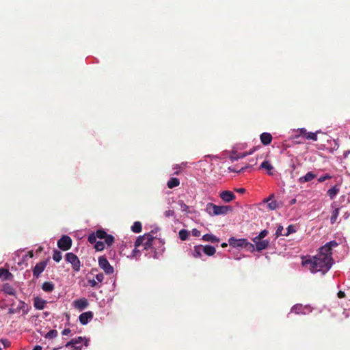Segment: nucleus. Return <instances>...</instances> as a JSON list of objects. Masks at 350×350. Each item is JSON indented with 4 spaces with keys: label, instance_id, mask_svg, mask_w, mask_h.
I'll return each mask as SVG.
<instances>
[{
    "label": "nucleus",
    "instance_id": "1",
    "mask_svg": "<svg viewBox=\"0 0 350 350\" xmlns=\"http://www.w3.org/2000/svg\"><path fill=\"white\" fill-rule=\"evenodd\" d=\"M338 243L332 241L319 248V253L305 260L303 264L308 266L309 269L312 273L321 271L323 273H326L332 267L334 260L332 258V247H336Z\"/></svg>",
    "mask_w": 350,
    "mask_h": 350
},
{
    "label": "nucleus",
    "instance_id": "2",
    "mask_svg": "<svg viewBox=\"0 0 350 350\" xmlns=\"http://www.w3.org/2000/svg\"><path fill=\"white\" fill-rule=\"evenodd\" d=\"M154 237L150 233L145 234L143 236H139L135 242V249L133 250V255L136 256L138 254H135L139 250H137V247H143L144 250H147L152 247Z\"/></svg>",
    "mask_w": 350,
    "mask_h": 350
},
{
    "label": "nucleus",
    "instance_id": "3",
    "mask_svg": "<svg viewBox=\"0 0 350 350\" xmlns=\"http://www.w3.org/2000/svg\"><path fill=\"white\" fill-rule=\"evenodd\" d=\"M232 210L230 206H217L211 202L208 203L206 206V213L211 216L226 215Z\"/></svg>",
    "mask_w": 350,
    "mask_h": 350
},
{
    "label": "nucleus",
    "instance_id": "4",
    "mask_svg": "<svg viewBox=\"0 0 350 350\" xmlns=\"http://www.w3.org/2000/svg\"><path fill=\"white\" fill-rule=\"evenodd\" d=\"M228 243L233 247L245 248L249 252H254L255 250L254 245L250 243L246 239H236L230 237L228 239Z\"/></svg>",
    "mask_w": 350,
    "mask_h": 350
},
{
    "label": "nucleus",
    "instance_id": "5",
    "mask_svg": "<svg viewBox=\"0 0 350 350\" xmlns=\"http://www.w3.org/2000/svg\"><path fill=\"white\" fill-rule=\"evenodd\" d=\"M82 342H84V345L88 346V340L85 338L79 336L78 338H73L70 341L68 342L66 347H71L72 350H81L82 347Z\"/></svg>",
    "mask_w": 350,
    "mask_h": 350
},
{
    "label": "nucleus",
    "instance_id": "6",
    "mask_svg": "<svg viewBox=\"0 0 350 350\" xmlns=\"http://www.w3.org/2000/svg\"><path fill=\"white\" fill-rule=\"evenodd\" d=\"M65 258L67 262L72 265V267L75 271H79L80 270L81 262L77 255L72 252L67 253Z\"/></svg>",
    "mask_w": 350,
    "mask_h": 350
},
{
    "label": "nucleus",
    "instance_id": "7",
    "mask_svg": "<svg viewBox=\"0 0 350 350\" xmlns=\"http://www.w3.org/2000/svg\"><path fill=\"white\" fill-rule=\"evenodd\" d=\"M98 265L106 274L109 275L113 273V267L109 264L105 256H103L98 258Z\"/></svg>",
    "mask_w": 350,
    "mask_h": 350
},
{
    "label": "nucleus",
    "instance_id": "8",
    "mask_svg": "<svg viewBox=\"0 0 350 350\" xmlns=\"http://www.w3.org/2000/svg\"><path fill=\"white\" fill-rule=\"evenodd\" d=\"M57 246L64 251L68 250L72 246V239L67 235H63L57 241Z\"/></svg>",
    "mask_w": 350,
    "mask_h": 350
},
{
    "label": "nucleus",
    "instance_id": "9",
    "mask_svg": "<svg viewBox=\"0 0 350 350\" xmlns=\"http://www.w3.org/2000/svg\"><path fill=\"white\" fill-rule=\"evenodd\" d=\"M107 235V232L104 229H98L95 232H92L88 236V241L91 244L96 243L97 238L103 239Z\"/></svg>",
    "mask_w": 350,
    "mask_h": 350
},
{
    "label": "nucleus",
    "instance_id": "10",
    "mask_svg": "<svg viewBox=\"0 0 350 350\" xmlns=\"http://www.w3.org/2000/svg\"><path fill=\"white\" fill-rule=\"evenodd\" d=\"M47 265L46 261H41L38 262L33 269V275L36 278H38L40 274L44 271Z\"/></svg>",
    "mask_w": 350,
    "mask_h": 350
},
{
    "label": "nucleus",
    "instance_id": "11",
    "mask_svg": "<svg viewBox=\"0 0 350 350\" xmlns=\"http://www.w3.org/2000/svg\"><path fill=\"white\" fill-rule=\"evenodd\" d=\"M73 306L75 308L83 310L88 306V301L85 298L76 299L73 302Z\"/></svg>",
    "mask_w": 350,
    "mask_h": 350
},
{
    "label": "nucleus",
    "instance_id": "12",
    "mask_svg": "<svg viewBox=\"0 0 350 350\" xmlns=\"http://www.w3.org/2000/svg\"><path fill=\"white\" fill-rule=\"evenodd\" d=\"M219 197L225 202H230L235 199L236 196L233 192L230 191H224L219 194Z\"/></svg>",
    "mask_w": 350,
    "mask_h": 350
},
{
    "label": "nucleus",
    "instance_id": "13",
    "mask_svg": "<svg viewBox=\"0 0 350 350\" xmlns=\"http://www.w3.org/2000/svg\"><path fill=\"white\" fill-rule=\"evenodd\" d=\"M93 318V312H85L80 314L79 321L82 325H86Z\"/></svg>",
    "mask_w": 350,
    "mask_h": 350
},
{
    "label": "nucleus",
    "instance_id": "14",
    "mask_svg": "<svg viewBox=\"0 0 350 350\" xmlns=\"http://www.w3.org/2000/svg\"><path fill=\"white\" fill-rule=\"evenodd\" d=\"M272 139V135L269 133L265 132L260 135V142L265 146L270 144Z\"/></svg>",
    "mask_w": 350,
    "mask_h": 350
},
{
    "label": "nucleus",
    "instance_id": "15",
    "mask_svg": "<svg viewBox=\"0 0 350 350\" xmlns=\"http://www.w3.org/2000/svg\"><path fill=\"white\" fill-rule=\"evenodd\" d=\"M46 301L40 297H36L33 299V306L38 310H42L44 308Z\"/></svg>",
    "mask_w": 350,
    "mask_h": 350
},
{
    "label": "nucleus",
    "instance_id": "16",
    "mask_svg": "<svg viewBox=\"0 0 350 350\" xmlns=\"http://www.w3.org/2000/svg\"><path fill=\"white\" fill-rule=\"evenodd\" d=\"M269 245V241L268 240H261L260 241L258 242L256 245H254V248L258 252H261L262 250L267 249Z\"/></svg>",
    "mask_w": 350,
    "mask_h": 350
},
{
    "label": "nucleus",
    "instance_id": "17",
    "mask_svg": "<svg viewBox=\"0 0 350 350\" xmlns=\"http://www.w3.org/2000/svg\"><path fill=\"white\" fill-rule=\"evenodd\" d=\"M12 274L6 269H0V279L2 280H8L12 278Z\"/></svg>",
    "mask_w": 350,
    "mask_h": 350
},
{
    "label": "nucleus",
    "instance_id": "18",
    "mask_svg": "<svg viewBox=\"0 0 350 350\" xmlns=\"http://www.w3.org/2000/svg\"><path fill=\"white\" fill-rule=\"evenodd\" d=\"M202 245H196L193 247V250L191 251V254L193 258H200L202 256Z\"/></svg>",
    "mask_w": 350,
    "mask_h": 350
},
{
    "label": "nucleus",
    "instance_id": "19",
    "mask_svg": "<svg viewBox=\"0 0 350 350\" xmlns=\"http://www.w3.org/2000/svg\"><path fill=\"white\" fill-rule=\"evenodd\" d=\"M315 174H313L312 172H308L305 176H301L299 178V182L300 183H304L306 182L311 181L315 178Z\"/></svg>",
    "mask_w": 350,
    "mask_h": 350
},
{
    "label": "nucleus",
    "instance_id": "20",
    "mask_svg": "<svg viewBox=\"0 0 350 350\" xmlns=\"http://www.w3.org/2000/svg\"><path fill=\"white\" fill-rule=\"evenodd\" d=\"M340 191V187L338 185H336L334 187H332L331 189H329L327 191V196L330 198V199H334L338 193Z\"/></svg>",
    "mask_w": 350,
    "mask_h": 350
},
{
    "label": "nucleus",
    "instance_id": "21",
    "mask_svg": "<svg viewBox=\"0 0 350 350\" xmlns=\"http://www.w3.org/2000/svg\"><path fill=\"white\" fill-rule=\"evenodd\" d=\"M42 289L46 293H51L55 289V284L52 282H44L42 285Z\"/></svg>",
    "mask_w": 350,
    "mask_h": 350
},
{
    "label": "nucleus",
    "instance_id": "22",
    "mask_svg": "<svg viewBox=\"0 0 350 350\" xmlns=\"http://www.w3.org/2000/svg\"><path fill=\"white\" fill-rule=\"evenodd\" d=\"M202 240L205 241H210L211 243H219L220 241L219 238L213 234H206L203 235Z\"/></svg>",
    "mask_w": 350,
    "mask_h": 350
},
{
    "label": "nucleus",
    "instance_id": "23",
    "mask_svg": "<svg viewBox=\"0 0 350 350\" xmlns=\"http://www.w3.org/2000/svg\"><path fill=\"white\" fill-rule=\"evenodd\" d=\"M202 250L205 254L209 256H213L216 252L215 247L208 245L202 246Z\"/></svg>",
    "mask_w": 350,
    "mask_h": 350
},
{
    "label": "nucleus",
    "instance_id": "24",
    "mask_svg": "<svg viewBox=\"0 0 350 350\" xmlns=\"http://www.w3.org/2000/svg\"><path fill=\"white\" fill-rule=\"evenodd\" d=\"M2 291L10 295H15L16 294V290L9 284H5L3 286Z\"/></svg>",
    "mask_w": 350,
    "mask_h": 350
},
{
    "label": "nucleus",
    "instance_id": "25",
    "mask_svg": "<svg viewBox=\"0 0 350 350\" xmlns=\"http://www.w3.org/2000/svg\"><path fill=\"white\" fill-rule=\"evenodd\" d=\"M260 168L261 169H265L268 171V174L269 175H272V172H271L273 169V165L269 163V161H264L260 166Z\"/></svg>",
    "mask_w": 350,
    "mask_h": 350
},
{
    "label": "nucleus",
    "instance_id": "26",
    "mask_svg": "<svg viewBox=\"0 0 350 350\" xmlns=\"http://www.w3.org/2000/svg\"><path fill=\"white\" fill-rule=\"evenodd\" d=\"M179 184H180V181H179L178 178H171L167 181V185L168 188L172 189L174 187H176L178 186Z\"/></svg>",
    "mask_w": 350,
    "mask_h": 350
},
{
    "label": "nucleus",
    "instance_id": "27",
    "mask_svg": "<svg viewBox=\"0 0 350 350\" xmlns=\"http://www.w3.org/2000/svg\"><path fill=\"white\" fill-rule=\"evenodd\" d=\"M177 203L183 212L186 213H189L191 212L189 206H187L183 200H178Z\"/></svg>",
    "mask_w": 350,
    "mask_h": 350
},
{
    "label": "nucleus",
    "instance_id": "28",
    "mask_svg": "<svg viewBox=\"0 0 350 350\" xmlns=\"http://www.w3.org/2000/svg\"><path fill=\"white\" fill-rule=\"evenodd\" d=\"M131 230L133 232L135 233H139L142 232V223L140 221H135L133 225L131 227Z\"/></svg>",
    "mask_w": 350,
    "mask_h": 350
},
{
    "label": "nucleus",
    "instance_id": "29",
    "mask_svg": "<svg viewBox=\"0 0 350 350\" xmlns=\"http://www.w3.org/2000/svg\"><path fill=\"white\" fill-rule=\"evenodd\" d=\"M105 240V243L107 247L111 246L115 241V238L111 234H108L103 239Z\"/></svg>",
    "mask_w": 350,
    "mask_h": 350
},
{
    "label": "nucleus",
    "instance_id": "30",
    "mask_svg": "<svg viewBox=\"0 0 350 350\" xmlns=\"http://www.w3.org/2000/svg\"><path fill=\"white\" fill-rule=\"evenodd\" d=\"M178 235L180 240L185 241L189 235V232L187 230L182 229L179 231Z\"/></svg>",
    "mask_w": 350,
    "mask_h": 350
},
{
    "label": "nucleus",
    "instance_id": "31",
    "mask_svg": "<svg viewBox=\"0 0 350 350\" xmlns=\"http://www.w3.org/2000/svg\"><path fill=\"white\" fill-rule=\"evenodd\" d=\"M247 155H250V153L242 152V153H239V154H237V155H231L230 157V159L231 161H237L239 159L244 158V157H247Z\"/></svg>",
    "mask_w": 350,
    "mask_h": 350
},
{
    "label": "nucleus",
    "instance_id": "32",
    "mask_svg": "<svg viewBox=\"0 0 350 350\" xmlns=\"http://www.w3.org/2000/svg\"><path fill=\"white\" fill-rule=\"evenodd\" d=\"M62 258V252L57 250L53 251V259L56 262H59Z\"/></svg>",
    "mask_w": 350,
    "mask_h": 350
},
{
    "label": "nucleus",
    "instance_id": "33",
    "mask_svg": "<svg viewBox=\"0 0 350 350\" xmlns=\"http://www.w3.org/2000/svg\"><path fill=\"white\" fill-rule=\"evenodd\" d=\"M297 231L296 227L294 225H289L286 228V232L284 234V236H288L289 234L294 233Z\"/></svg>",
    "mask_w": 350,
    "mask_h": 350
},
{
    "label": "nucleus",
    "instance_id": "34",
    "mask_svg": "<svg viewBox=\"0 0 350 350\" xmlns=\"http://www.w3.org/2000/svg\"><path fill=\"white\" fill-rule=\"evenodd\" d=\"M17 309H18V312H20L21 310H22V311H23V312L24 314H27V312H28V310H27V307H26V304H25V303L24 301H21L19 302V305H18V306L17 307Z\"/></svg>",
    "mask_w": 350,
    "mask_h": 350
},
{
    "label": "nucleus",
    "instance_id": "35",
    "mask_svg": "<svg viewBox=\"0 0 350 350\" xmlns=\"http://www.w3.org/2000/svg\"><path fill=\"white\" fill-rule=\"evenodd\" d=\"M94 243V248L96 249V251H103L104 250V248H105L104 242L100 241H96V243Z\"/></svg>",
    "mask_w": 350,
    "mask_h": 350
},
{
    "label": "nucleus",
    "instance_id": "36",
    "mask_svg": "<svg viewBox=\"0 0 350 350\" xmlns=\"http://www.w3.org/2000/svg\"><path fill=\"white\" fill-rule=\"evenodd\" d=\"M57 334L58 332L56 329H51L45 335V338L48 339L54 338L57 336Z\"/></svg>",
    "mask_w": 350,
    "mask_h": 350
},
{
    "label": "nucleus",
    "instance_id": "37",
    "mask_svg": "<svg viewBox=\"0 0 350 350\" xmlns=\"http://www.w3.org/2000/svg\"><path fill=\"white\" fill-rule=\"evenodd\" d=\"M338 214H339L338 208H336L333 211L332 215L330 218V221L332 224H334L336 222L337 217L338 216Z\"/></svg>",
    "mask_w": 350,
    "mask_h": 350
},
{
    "label": "nucleus",
    "instance_id": "38",
    "mask_svg": "<svg viewBox=\"0 0 350 350\" xmlns=\"http://www.w3.org/2000/svg\"><path fill=\"white\" fill-rule=\"evenodd\" d=\"M317 133L318 132H316V133L307 132L306 135L305 136V137L307 139H312L313 141H317Z\"/></svg>",
    "mask_w": 350,
    "mask_h": 350
},
{
    "label": "nucleus",
    "instance_id": "39",
    "mask_svg": "<svg viewBox=\"0 0 350 350\" xmlns=\"http://www.w3.org/2000/svg\"><path fill=\"white\" fill-rule=\"evenodd\" d=\"M302 310H303V308H302L301 305H295L291 308V312H294L295 314H300V313H303Z\"/></svg>",
    "mask_w": 350,
    "mask_h": 350
},
{
    "label": "nucleus",
    "instance_id": "40",
    "mask_svg": "<svg viewBox=\"0 0 350 350\" xmlns=\"http://www.w3.org/2000/svg\"><path fill=\"white\" fill-rule=\"evenodd\" d=\"M283 231H284L283 226L282 225L278 226V228L276 230V232H275L276 237H280V236H284V233H283Z\"/></svg>",
    "mask_w": 350,
    "mask_h": 350
},
{
    "label": "nucleus",
    "instance_id": "41",
    "mask_svg": "<svg viewBox=\"0 0 350 350\" xmlns=\"http://www.w3.org/2000/svg\"><path fill=\"white\" fill-rule=\"evenodd\" d=\"M252 167V165H246L245 167H243L242 168H241L239 170L237 171V172L238 173H240V172H244L246 171L247 169L248 168H251ZM229 170L232 172H236L235 170L234 169H232L231 167H229Z\"/></svg>",
    "mask_w": 350,
    "mask_h": 350
},
{
    "label": "nucleus",
    "instance_id": "42",
    "mask_svg": "<svg viewBox=\"0 0 350 350\" xmlns=\"http://www.w3.org/2000/svg\"><path fill=\"white\" fill-rule=\"evenodd\" d=\"M268 206L271 210H275L278 207V204L276 201H272L268 204Z\"/></svg>",
    "mask_w": 350,
    "mask_h": 350
},
{
    "label": "nucleus",
    "instance_id": "43",
    "mask_svg": "<svg viewBox=\"0 0 350 350\" xmlns=\"http://www.w3.org/2000/svg\"><path fill=\"white\" fill-rule=\"evenodd\" d=\"M332 178V176L329 174H325L324 176H321V177L319 178L318 179V181L319 183H323L324 182L325 180H327V179H330Z\"/></svg>",
    "mask_w": 350,
    "mask_h": 350
},
{
    "label": "nucleus",
    "instance_id": "44",
    "mask_svg": "<svg viewBox=\"0 0 350 350\" xmlns=\"http://www.w3.org/2000/svg\"><path fill=\"white\" fill-rule=\"evenodd\" d=\"M299 134L298 135L295 136V138L299 137V136H304L305 137L306 135L307 131L306 129L304 128H301L299 129Z\"/></svg>",
    "mask_w": 350,
    "mask_h": 350
},
{
    "label": "nucleus",
    "instance_id": "45",
    "mask_svg": "<svg viewBox=\"0 0 350 350\" xmlns=\"http://www.w3.org/2000/svg\"><path fill=\"white\" fill-rule=\"evenodd\" d=\"M95 278L98 282H102L104 280V275L102 273H98L96 275Z\"/></svg>",
    "mask_w": 350,
    "mask_h": 350
},
{
    "label": "nucleus",
    "instance_id": "46",
    "mask_svg": "<svg viewBox=\"0 0 350 350\" xmlns=\"http://www.w3.org/2000/svg\"><path fill=\"white\" fill-rule=\"evenodd\" d=\"M175 215V213L173 210H168L164 212V215L165 217H173Z\"/></svg>",
    "mask_w": 350,
    "mask_h": 350
},
{
    "label": "nucleus",
    "instance_id": "47",
    "mask_svg": "<svg viewBox=\"0 0 350 350\" xmlns=\"http://www.w3.org/2000/svg\"><path fill=\"white\" fill-rule=\"evenodd\" d=\"M268 234V230H262L259 234H258V238L259 239H261L262 240L263 238H265L267 235Z\"/></svg>",
    "mask_w": 350,
    "mask_h": 350
},
{
    "label": "nucleus",
    "instance_id": "48",
    "mask_svg": "<svg viewBox=\"0 0 350 350\" xmlns=\"http://www.w3.org/2000/svg\"><path fill=\"white\" fill-rule=\"evenodd\" d=\"M1 342L5 347H10L11 345V342L8 339H1Z\"/></svg>",
    "mask_w": 350,
    "mask_h": 350
},
{
    "label": "nucleus",
    "instance_id": "49",
    "mask_svg": "<svg viewBox=\"0 0 350 350\" xmlns=\"http://www.w3.org/2000/svg\"><path fill=\"white\" fill-rule=\"evenodd\" d=\"M191 232L193 237H200L201 234L200 231L196 228L193 229Z\"/></svg>",
    "mask_w": 350,
    "mask_h": 350
},
{
    "label": "nucleus",
    "instance_id": "50",
    "mask_svg": "<svg viewBox=\"0 0 350 350\" xmlns=\"http://www.w3.org/2000/svg\"><path fill=\"white\" fill-rule=\"evenodd\" d=\"M88 282L92 287H96L98 285V282L95 280H90Z\"/></svg>",
    "mask_w": 350,
    "mask_h": 350
},
{
    "label": "nucleus",
    "instance_id": "51",
    "mask_svg": "<svg viewBox=\"0 0 350 350\" xmlns=\"http://www.w3.org/2000/svg\"><path fill=\"white\" fill-rule=\"evenodd\" d=\"M19 312L17 308H14L13 307H11L9 308L8 310V314H14V313H18Z\"/></svg>",
    "mask_w": 350,
    "mask_h": 350
},
{
    "label": "nucleus",
    "instance_id": "52",
    "mask_svg": "<svg viewBox=\"0 0 350 350\" xmlns=\"http://www.w3.org/2000/svg\"><path fill=\"white\" fill-rule=\"evenodd\" d=\"M70 332H71V330L69 328H66L62 331V334L64 336H66V335H68Z\"/></svg>",
    "mask_w": 350,
    "mask_h": 350
},
{
    "label": "nucleus",
    "instance_id": "53",
    "mask_svg": "<svg viewBox=\"0 0 350 350\" xmlns=\"http://www.w3.org/2000/svg\"><path fill=\"white\" fill-rule=\"evenodd\" d=\"M338 297L341 299V298H344L345 297V292L342 291H339L338 294Z\"/></svg>",
    "mask_w": 350,
    "mask_h": 350
},
{
    "label": "nucleus",
    "instance_id": "54",
    "mask_svg": "<svg viewBox=\"0 0 350 350\" xmlns=\"http://www.w3.org/2000/svg\"><path fill=\"white\" fill-rule=\"evenodd\" d=\"M262 239L258 238V235L253 238L252 241L255 243L254 245H256L258 242L260 241Z\"/></svg>",
    "mask_w": 350,
    "mask_h": 350
},
{
    "label": "nucleus",
    "instance_id": "55",
    "mask_svg": "<svg viewBox=\"0 0 350 350\" xmlns=\"http://www.w3.org/2000/svg\"><path fill=\"white\" fill-rule=\"evenodd\" d=\"M236 191L239 193H244L245 192V189L244 188H239L236 189Z\"/></svg>",
    "mask_w": 350,
    "mask_h": 350
},
{
    "label": "nucleus",
    "instance_id": "56",
    "mask_svg": "<svg viewBox=\"0 0 350 350\" xmlns=\"http://www.w3.org/2000/svg\"><path fill=\"white\" fill-rule=\"evenodd\" d=\"M33 350H42V347L40 345H36Z\"/></svg>",
    "mask_w": 350,
    "mask_h": 350
},
{
    "label": "nucleus",
    "instance_id": "57",
    "mask_svg": "<svg viewBox=\"0 0 350 350\" xmlns=\"http://www.w3.org/2000/svg\"><path fill=\"white\" fill-rule=\"evenodd\" d=\"M296 203V199H292L290 202L291 204H294Z\"/></svg>",
    "mask_w": 350,
    "mask_h": 350
},
{
    "label": "nucleus",
    "instance_id": "58",
    "mask_svg": "<svg viewBox=\"0 0 350 350\" xmlns=\"http://www.w3.org/2000/svg\"><path fill=\"white\" fill-rule=\"evenodd\" d=\"M221 246L222 247H226L228 246V244H227L226 243H223L221 245Z\"/></svg>",
    "mask_w": 350,
    "mask_h": 350
},
{
    "label": "nucleus",
    "instance_id": "59",
    "mask_svg": "<svg viewBox=\"0 0 350 350\" xmlns=\"http://www.w3.org/2000/svg\"><path fill=\"white\" fill-rule=\"evenodd\" d=\"M254 149L250 150L249 152H246L247 153H250V154H252L254 152Z\"/></svg>",
    "mask_w": 350,
    "mask_h": 350
},
{
    "label": "nucleus",
    "instance_id": "60",
    "mask_svg": "<svg viewBox=\"0 0 350 350\" xmlns=\"http://www.w3.org/2000/svg\"><path fill=\"white\" fill-rule=\"evenodd\" d=\"M0 350H2L1 347H0Z\"/></svg>",
    "mask_w": 350,
    "mask_h": 350
}]
</instances>
